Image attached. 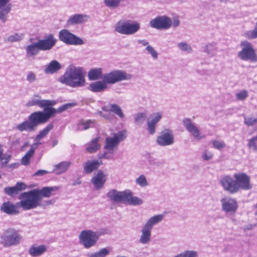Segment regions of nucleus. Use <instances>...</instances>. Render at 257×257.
Wrapping results in <instances>:
<instances>
[{"instance_id": "1", "label": "nucleus", "mask_w": 257, "mask_h": 257, "mask_svg": "<svg viewBox=\"0 0 257 257\" xmlns=\"http://www.w3.org/2000/svg\"><path fill=\"white\" fill-rule=\"evenodd\" d=\"M85 73L83 67L71 64L66 68L63 75L59 78V81L71 87H82L85 84Z\"/></svg>"}, {"instance_id": "2", "label": "nucleus", "mask_w": 257, "mask_h": 257, "mask_svg": "<svg viewBox=\"0 0 257 257\" xmlns=\"http://www.w3.org/2000/svg\"><path fill=\"white\" fill-rule=\"evenodd\" d=\"M106 196L110 201L116 203H122L133 206L141 205L143 203L142 199L133 196V193L128 190L118 191L111 189L107 193Z\"/></svg>"}, {"instance_id": "3", "label": "nucleus", "mask_w": 257, "mask_h": 257, "mask_svg": "<svg viewBox=\"0 0 257 257\" xmlns=\"http://www.w3.org/2000/svg\"><path fill=\"white\" fill-rule=\"evenodd\" d=\"M0 238V244L4 247H9L19 245L23 237L18 230L13 228H8L4 230Z\"/></svg>"}, {"instance_id": "4", "label": "nucleus", "mask_w": 257, "mask_h": 257, "mask_svg": "<svg viewBox=\"0 0 257 257\" xmlns=\"http://www.w3.org/2000/svg\"><path fill=\"white\" fill-rule=\"evenodd\" d=\"M107 233L106 229L102 232L94 231L90 229L83 230L80 232L78 236L79 242L84 248H90L96 245L100 235Z\"/></svg>"}, {"instance_id": "5", "label": "nucleus", "mask_w": 257, "mask_h": 257, "mask_svg": "<svg viewBox=\"0 0 257 257\" xmlns=\"http://www.w3.org/2000/svg\"><path fill=\"white\" fill-rule=\"evenodd\" d=\"M19 205L24 210H31L41 205L40 201L34 190L23 193L19 197Z\"/></svg>"}, {"instance_id": "6", "label": "nucleus", "mask_w": 257, "mask_h": 257, "mask_svg": "<svg viewBox=\"0 0 257 257\" xmlns=\"http://www.w3.org/2000/svg\"><path fill=\"white\" fill-rule=\"evenodd\" d=\"M133 75L122 70H114L103 75L102 78L107 85L131 80Z\"/></svg>"}, {"instance_id": "7", "label": "nucleus", "mask_w": 257, "mask_h": 257, "mask_svg": "<svg viewBox=\"0 0 257 257\" xmlns=\"http://www.w3.org/2000/svg\"><path fill=\"white\" fill-rule=\"evenodd\" d=\"M141 26L138 22L132 23L130 20L119 21L114 26L116 32L125 35H134L138 32Z\"/></svg>"}, {"instance_id": "8", "label": "nucleus", "mask_w": 257, "mask_h": 257, "mask_svg": "<svg viewBox=\"0 0 257 257\" xmlns=\"http://www.w3.org/2000/svg\"><path fill=\"white\" fill-rule=\"evenodd\" d=\"M240 47L241 50L237 54L240 60L253 63L257 62V54L250 43L243 41L240 43Z\"/></svg>"}, {"instance_id": "9", "label": "nucleus", "mask_w": 257, "mask_h": 257, "mask_svg": "<svg viewBox=\"0 0 257 257\" xmlns=\"http://www.w3.org/2000/svg\"><path fill=\"white\" fill-rule=\"evenodd\" d=\"M54 109L49 108L44 111H37L32 113L28 117L34 128L35 130L41 124L45 123L52 117V113Z\"/></svg>"}, {"instance_id": "10", "label": "nucleus", "mask_w": 257, "mask_h": 257, "mask_svg": "<svg viewBox=\"0 0 257 257\" xmlns=\"http://www.w3.org/2000/svg\"><path fill=\"white\" fill-rule=\"evenodd\" d=\"M126 137V132L122 131L114 134L111 137H106L104 149L108 153L113 154L119 143L123 141Z\"/></svg>"}, {"instance_id": "11", "label": "nucleus", "mask_w": 257, "mask_h": 257, "mask_svg": "<svg viewBox=\"0 0 257 257\" xmlns=\"http://www.w3.org/2000/svg\"><path fill=\"white\" fill-rule=\"evenodd\" d=\"M57 102L54 100L43 99L41 97L36 94L33 95L32 98L26 103L27 107H31L37 106L40 108H43L44 110L49 108L50 106H53L56 104Z\"/></svg>"}, {"instance_id": "12", "label": "nucleus", "mask_w": 257, "mask_h": 257, "mask_svg": "<svg viewBox=\"0 0 257 257\" xmlns=\"http://www.w3.org/2000/svg\"><path fill=\"white\" fill-rule=\"evenodd\" d=\"M59 37L62 42L68 45H81L84 44V41L81 38L75 36L66 29L60 31Z\"/></svg>"}, {"instance_id": "13", "label": "nucleus", "mask_w": 257, "mask_h": 257, "mask_svg": "<svg viewBox=\"0 0 257 257\" xmlns=\"http://www.w3.org/2000/svg\"><path fill=\"white\" fill-rule=\"evenodd\" d=\"M233 177L235 180L237 192L240 190H249L252 188L250 177L246 173H235L233 175Z\"/></svg>"}, {"instance_id": "14", "label": "nucleus", "mask_w": 257, "mask_h": 257, "mask_svg": "<svg viewBox=\"0 0 257 257\" xmlns=\"http://www.w3.org/2000/svg\"><path fill=\"white\" fill-rule=\"evenodd\" d=\"M156 143L162 147L173 145L175 143V139L173 131L168 128L162 131L157 137Z\"/></svg>"}, {"instance_id": "15", "label": "nucleus", "mask_w": 257, "mask_h": 257, "mask_svg": "<svg viewBox=\"0 0 257 257\" xmlns=\"http://www.w3.org/2000/svg\"><path fill=\"white\" fill-rule=\"evenodd\" d=\"M150 25L156 29L167 30L172 26V20L166 16H158L150 22Z\"/></svg>"}, {"instance_id": "16", "label": "nucleus", "mask_w": 257, "mask_h": 257, "mask_svg": "<svg viewBox=\"0 0 257 257\" xmlns=\"http://www.w3.org/2000/svg\"><path fill=\"white\" fill-rule=\"evenodd\" d=\"M221 209L226 213L234 214L238 209L236 200L229 197L222 198L220 200Z\"/></svg>"}, {"instance_id": "17", "label": "nucleus", "mask_w": 257, "mask_h": 257, "mask_svg": "<svg viewBox=\"0 0 257 257\" xmlns=\"http://www.w3.org/2000/svg\"><path fill=\"white\" fill-rule=\"evenodd\" d=\"M223 189L230 194L237 193L235 179L229 175L223 176L219 181Z\"/></svg>"}, {"instance_id": "18", "label": "nucleus", "mask_w": 257, "mask_h": 257, "mask_svg": "<svg viewBox=\"0 0 257 257\" xmlns=\"http://www.w3.org/2000/svg\"><path fill=\"white\" fill-rule=\"evenodd\" d=\"M183 123L186 130L192 135L196 140L199 141L203 138L204 137L201 135L199 128L190 118H185L183 120Z\"/></svg>"}, {"instance_id": "19", "label": "nucleus", "mask_w": 257, "mask_h": 257, "mask_svg": "<svg viewBox=\"0 0 257 257\" xmlns=\"http://www.w3.org/2000/svg\"><path fill=\"white\" fill-rule=\"evenodd\" d=\"M57 40L53 35L49 34L43 39H39L37 42L41 51H49L55 45Z\"/></svg>"}, {"instance_id": "20", "label": "nucleus", "mask_w": 257, "mask_h": 257, "mask_svg": "<svg viewBox=\"0 0 257 257\" xmlns=\"http://www.w3.org/2000/svg\"><path fill=\"white\" fill-rule=\"evenodd\" d=\"M107 178V175L99 170L95 173L91 179V182L96 190L101 189L104 186Z\"/></svg>"}, {"instance_id": "21", "label": "nucleus", "mask_w": 257, "mask_h": 257, "mask_svg": "<svg viewBox=\"0 0 257 257\" xmlns=\"http://www.w3.org/2000/svg\"><path fill=\"white\" fill-rule=\"evenodd\" d=\"M10 0H0V20L5 23L8 14L10 13L12 6L10 4Z\"/></svg>"}, {"instance_id": "22", "label": "nucleus", "mask_w": 257, "mask_h": 257, "mask_svg": "<svg viewBox=\"0 0 257 257\" xmlns=\"http://www.w3.org/2000/svg\"><path fill=\"white\" fill-rule=\"evenodd\" d=\"M163 214H157L149 218L143 225V228L152 231L154 226L161 222L164 219Z\"/></svg>"}, {"instance_id": "23", "label": "nucleus", "mask_w": 257, "mask_h": 257, "mask_svg": "<svg viewBox=\"0 0 257 257\" xmlns=\"http://www.w3.org/2000/svg\"><path fill=\"white\" fill-rule=\"evenodd\" d=\"M90 17L87 15L75 14L71 16L67 20V24L68 25H74L78 24H81L87 22Z\"/></svg>"}, {"instance_id": "24", "label": "nucleus", "mask_w": 257, "mask_h": 257, "mask_svg": "<svg viewBox=\"0 0 257 257\" xmlns=\"http://www.w3.org/2000/svg\"><path fill=\"white\" fill-rule=\"evenodd\" d=\"M108 87V86L106 85L102 79V81H96L90 83L88 89L91 92L98 93L103 92L107 89Z\"/></svg>"}, {"instance_id": "25", "label": "nucleus", "mask_w": 257, "mask_h": 257, "mask_svg": "<svg viewBox=\"0 0 257 257\" xmlns=\"http://www.w3.org/2000/svg\"><path fill=\"white\" fill-rule=\"evenodd\" d=\"M102 164L101 160H88L83 164L84 171L86 174H90L97 169Z\"/></svg>"}, {"instance_id": "26", "label": "nucleus", "mask_w": 257, "mask_h": 257, "mask_svg": "<svg viewBox=\"0 0 257 257\" xmlns=\"http://www.w3.org/2000/svg\"><path fill=\"white\" fill-rule=\"evenodd\" d=\"M59 189V187H45L41 189H34L37 194L40 201H41V197H50L51 196L52 192L55 191Z\"/></svg>"}, {"instance_id": "27", "label": "nucleus", "mask_w": 257, "mask_h": 257, "mask_svg": "<svg viewBox=\"0 0 257 257\" xmlns=\"http://www.w3.org/2000/svg\"><path fill=\"white\" fill-rule=\"evenodd\" d=\"M47 249V247L46 245H37L34 244L32 245L29 249V254L33 257H37L40 256L44 253Z\"/></svg>"}, {"instance_id": "28", "label": "nucleus", "mask_w": 257, "mask_h": 257, "mask_svg": "<svg viewBox=\"0 0 257 257\" xmlns=\"http://www.w3.org/2000/svg\"><path fill=\"white\" fill-rule=\"evenodd\" d=\"M102 110L106 112H112L121 118H123L124 116L120 107L115 103L108 104L102 107Z\"/></svg>"}, {"instance_id": "29", "label": "nucleus", "mask_w": 257, "mask_h": 257, "mask_svg": "<svg viewBox=\"0 0 257 257\" xmlns=\"http://www.w3.org/2000/svg\"><path fill=\"white\" fill-rule=\"evenodd\" d=\"M26 188V185L22 182H18L14 187H6L4 189L5 192L9 196H13L17 194L19 192L25 190Z\"/></svg>"}, {"instance_id": "30", "label": "nucleus", "mask_w": 257, "mask_h": 257, "mask_svg": "<svg viewBox=\"0 0 257 257\" xmlns=\"http://www.w3.org/2000/svg\"><path fill=\"white\" fill-rule=\"evenodd\" d=\"M26 55L28 57H34L38 54L41 50L38 42L32 43L25 48Z\"/></svg>"}, {"instance_id": "31", "label": "nucleus", "mask_w": 257, "mask_h": 257, "mask_svg": "<svg viewBox=\"0 0 257 257\" xmlns=\"http://www.w3.org/2000/svg\"><path fill=\"white\" fill-rule=\"evenodd\" d=\"M1 210L8 214H16L18 213L17 207L10 202H6L2 204Z\"/></svg>"}, {"instance_id": "32", "label": "nucleus", "mask_w": 257, "mask_h": 257, "mask_svg": "<svg viewBox=\"0 0 257 257\" xmlns=\"http://www.w3.org/2000/svg\"><path fill=\"white\" fill-rule=\"evenodd\" d=\"M71 164L69 161L60 162L54 166L53 171L58 175L63 174L68 170Z\"/></svg>"}, {"instance_id": "33", "label": "nucleus", "mask_w": 257, "mask_h": 257, "mask_svg": "<svg viewBox=\"0 0 257 257\" xmlns=\"http://www.w3.org/2000/svg\"><path fill=\"white\" fill-rule=\"evenodd\" d=\"M61 65L57 60L51 61L44 70L46 74H53L61 69Z\"/></svg>"}, {"instance_id": "34", "label": "nucleus", "mask_w": 257, "mask_h": 257, "mask_svg": "<svg viewBox=\"0 0 257 257\" xmlns=\"http://www.w3.org/2000/svg\"><path fill=\"white\" fill-rule=\"evenodd\" d=\"M15 129L20 132H32L35 131L29 119L17 124L15 126Z\"/></svg>"}, {"instance_id": "35", "label": "nucleus", "mask_w": 257, "mask_h": 257, "mask_svg": "<svg viewBox=\"0 0 257 257\" xmlns=\"http://www.w3.org/2000/svg\"><path fill=\"white\" fill-rule=\"evenodd\" d=\"M53 126V124L50 123L44 127L43 130L40 131L39 133L36 136L35 140V141L37 142L36 143V146L39 145L41 144L40 142H38V141L46 137L50 131L52 130Z\"/></svg>"}, {"instance_id": "36", "label": "nucleus", "mask_w": 257, "mask_h": 257, "mask_svg": "<svg viewBox=\"0 0 257 257\" xmlns=\"http://www.w3.org/2000/svg\"><path fill=\"white\" fill-rule=\"evenodd\" d=\"M218 50V48L217 44L215 42H211L208 43L204 46L203 52L213 57L216 55Z\"/></svg>"}, {"instance_id": "37", "label": "nucleus", "mask_w": 257, "mask_h": 257, "mask_svg": "<svg viewBox=\"0 0 257 257\" xmlns=\"http://www.w3.org/2000/svg\"><path fill=\"white\" fill-rule=\"evenodd\" d=\"M151 232L148 230L142 227L141 234L139 238V242L142 244H148L151 239Z\"/></svg>"}, {"instance_id": "38", "label": "nucleus", "mask_w": 257, "mask_h": 257, "mask_svg": "<svg viewBox=\"0 0 257 257\" xmlns=\"http://www.w3.org/2000/svg\"><path fill=\"white\" fill-rule=\"evenodd\" d=\"M102 75L101 68H95L90 69L88 72V77L89 80H97Z\"/></svg>"}, {"instance_id": "39", "label": "nucleus", "mask_w": 257, "mask_h": 257, "mask_svg": "<svg viewBox=\"0 0 257 257\" xmlns=\"http://www.w3.org/2000/svg\"><path fill=\"white\" fill-rule=\"evenodd\" d=\"M99 137H97L93 139L89 143L87 144L86 150L89 153H93L96 152L100 148V145L98 143Z\"/></svg>"}, {"instance_id": "40", "label": "nucleus", "mask_w": 257, "mask_h": 257, "mask_svg": "<svg viewBox=\"0 0 257 257\" xmlns=\"http://www.w3.org/2000/svg\"><path fill=\"white\" fill-rule=\"evenodd\" d=\"M76 104L75 103H68L62 105L57 109H56L52 106H50L49 108V110L51 109H54L53 112L52 113V116H54L56 113H61L70 108H71L75 106Z\"/></svg>"}, {"instance_id": "41", "label": "nucleus", "mask_w": 257, "mask_h": 257, "mask_svg": "<svg viewBox=\"0 0 257 257\" xmlns=\"http://www.w3.org/2000/svg\"><path fill=\"white\" fill-rule=\"evenodd\" d=\"M36 147H32L30 150L26 153L25 156L21 160V163L25 166L29 164L30 159L33 157L34 154Z\"/></svg>"}, {"instance_id": "42", "label": "nucleus", "mask_w": 257, "mask_h": 257, "mask_svg": "<svg viewBox=\"0 0 257 257\" xmlns=\"http://www.w3.org/2000/svg\"><path fill=\"white\" fill-rule=\"evenodd\" d=\"M125 0H104L105 6L109 9H115L119 7L121 3Z\"/></svg>"}, {"instance_id": "43", "label": "nucleus", "mask_w": 257, "mask_h": 257, "mask_svg": "<svg viewBox=\"0 0 257 257\" xmlns=\"http://www.w3.org/2000/svg\"><path fill=\"white\" fill-rule=\"evenodd\" d=\"M243 36L249 40L257 38V22L255 23L253 29L245 31L243 34Z\"/></svg>"}, {"instance_id": "44", "label": "nucleus", "mask_w": 257, "mask_h": 257, "mask_svg": "<svg viewBox=\"0 0 257 257\" xmlns=\"http://www.w3.org/2000/svg\"><path fill=\"white\" fill-rule=\"evenodd\" d=\"M95 126V121L94 120L88 119L86 121H81L79 125V129L80 130H86L90 127Z\"/></svg>"}, {"instance_id": "45", "label": "nucleus", "mask_w": 257, "mask_h": 257, "mask_svg": "<svg viewBox=\"0 0 257 257\" xmlns=\"http://www.w3.org/2000/svg\"><path fill=\"white\" fill-rule=\"evenodd\" d=\"M3 146L0 144V162L3 166H6L11 159V156L10 155H3Z\"/></svg>"}, {"instance_id": "46", "label": "nucleus", "mask_w": 257, "mask_h": 257, "mask_svg": "<svg viewBox=\"0 0 257 257\" xmlns=\"http://www.w3.org/2000/svg\"><path fill=\"white\" fill-rule=\"evenodd\" d=\"M24 38V35L22 33H15L9 36L5 41L8 42H15L21 41Z\"/></svg>"}, {"instance_id": "47", "label": "nucleus", "mask_w": 257, "mask_h": 257, "mask_svg": "<svg viewBox=\"0 0 257 257\" xmlns=\"http://www.w3.org/2000/svg\"><path fill=\"white\" fill-rule=\"evenodd\" d=\"M147 118V114L145 112H139L137 113L135 116V122L138 125L142 124Z\"/></svg>"}, {"instance_id": "48", "label": "nucleus", "mask_w": 257, "mask_h": 257, "mask_svg": "<svg viewBox=\"0 0 257 257\" xmlns=\"http://www.w3.org/2000/svg\"><path fill=\"white\" fill-rule=\"evenodd\" d=\"M177 47L180 50L187 53H191L192 51V48L190 45L185 42L178 43L177 44Z\"/></svg>"}, {"instance_id": "49", "label": "nucleus", "mask_w": 257, "mask_h": 257, "mask_svg": "<svg viewBox=\"0 0 257 257\" xmlns=\"http://www.w3.org/2000/svg\"><path fill=\"white\" fill-rule=\"evenodd\" d=\"M162 116V114L161 112H157L154 113L151 115L150 119H148L147 121L157 125L158 122L161 120Z\"/></svg>"}, {"instance_id": "50", "label": "nucleus", "mask_w": 257, "mask_h": 257, "mask_svg": "<svg viewBox=\"0 0 257 257\" xmlns=\"http://www.w3.org/2000/svg\"><path fill=\"white\" fill-rule=\"evenodd\" d=\"M135 182L141 187H145L149 185L147 178L144 175H141L137 177Z\"/></svg>"}, {"instance_id": "51", "label": "nucleus", "mask_w": 257, "mask_h": 257, "mask_svg": "<svg viewBox=\"0 0 257 257\" xmlns=\"http://www.w3.org/2000/svg\"><path fill=\"white\" fill-rule=\"evenodd\" d=\"M174 257H198V252L195 250H186Z\"/></svg>"}, {"instance_id": "52", "label": "nucleus", "mask_w": 257, "mask_h": 257, "mask_svg": "<svg viewBox=\"0 0 257 257\" xmlns=\"http://www.w3.org/2000/svg\"><path fill=\"white\" fill-rule=\"evenodd\" d=\"M248 147L253 151L257 152V135L248 141Z\"/></svg>"}, {"instance_id": "53", "label": "nucleus", "mask_w": 257, "mask_h": 257, "mask_svg": "<svg viewBox=\"0 0 257 257\" xmlns=\"http://www.w3.org/2000/svg\"><path fill=\"white\" fill-rule=\"evenodd\" d=\"M248 96V92L246 90H241L235 95V97L237 100H244Z\"/></svg>"}, {"instance_id": "54", "label": "nucleus", "mask_w": 257, "mask_h": 257, "mask_svg": "<svg viewBox=\"0 0 257 257\" xmlns=\"http://www.w3.org/2000/svg\"><path fill=\"white\" fill-rule=\"evenodd\" d=\"M244 123L247 126H253L257 123V117L253 118L252 116H245L244 117Z\"/></svg>"}, {"instance_id": "55", "label": "nucleus", "mask_w": 257, "mask_h": 257, "mask_svg": "<svg viewBox=\"0 0 257 257\" xmlns=\"http://www.w3.org/2000/svg\"><path fill=\"white\" fill-rule=\"evenodd\" d=\"M146 50L152 56L154 59H157L158 58V53L155 49L150 45L146 47Z\"/></svg>"}, {"instance_id": "56", "label": "nucleus", "mask_w": 257, "mask_h": 257, "mask_svg": "<svg viewBox=\"0 0 257 257\" xmlns=\"http://www.w3.org/2000/svg\"><path fill=\"white\" fill-rule=\"evenodd\" d=\"M111 251V249L110 248H102L99 249L97 252L98 256V257H106L108 255Z\"/></svg>"}, {"instance_id": "57", "label": "nucleus", "mask_w": 257, "mask_h": 257, "mask_svg": "<svg viewBox=\"0 0 257 257\" xmlns=\"http://www.w3.org/2000/svg\"><path fill=\"white\" fill-rule=\"evenodd\" d=\"M26 80L30 83H33L37 80V76L34 72L30 71L27 74Z\"/></svg>"}, {"instance_id": "58", "label": "nucleus", "mask_w": 257, "mask_h": 257, "mask_svg": "<svg viewBox=\"0 0 257 257\" xmlns=\"http://www.w3.org/2000/svg\"><path fill=\"white\" fill-rule=\"evenodd\" d=\"M211 143L213 147L218 150H220L225 147V144L223 141L213 140L211 142Z\"/></svg>"}, {"instance_id": "59", "label": "nucleus", "mask_w": 257, "mask_h": 257, "mask_svg": "<svg viewBox=\"0 0 257 257\" xmlns=\"http://www.w3.org/2000/svg\"><path fill=\"white\" fill-rule=\"evenodd\" d=\"M202 157L204 160L208 161L212 158L213 154L208 150H205L202 153Z\"/></svg>"}, {"instance_id": "60", "label": "nucleus", "mask_w": 257, "mask_h": 257, "mask_svg": "<svg viewBox=\"0 0 257 257\" xmlns=\"http://www.w3.org/2000/svg\"><path fill=\"white\" fill-rule=\"evenodd\" d=\"M156 124H153L149 121H147V129L149 132V133L152 135H153L156 133Z\"/></svg>"}, {"instance_id": "61", "label": "nucleus", "mask_w": 257, "mask_h": 257, "mask_svg": "<svg viewBox=\"0 0 257 257\" xmlns=\"http://www.w3.org/2000/svg\"><path fill=\"white\" fill-rule=\"evenodd\" d=\"M112 154L108 152H104L103 154L99 155L98 158L101 160L102 159H111L112 158Z\"/></svg>"}, {"instance_id": "62", "label": "nucleus", "mask_w": 257, "mask_h": 257, "mask_svg": "<svg viewBox=\"0 0 257 257\" xmlns=\"http://www.w3.org/2000/svg\"><path fill=\"white\" fill-rule=\"evenodd\" d=\"M256 226V224H248L244 227L243 230L245 231L250 230L253 229Z\"/></svg>"}, {"instance_id": "63", "label": "nucleus", "mask_w": 257, "mask_h": 257, "mask_svg": "<svg viewBox=\"0 0 257 257\" xmlns=\"http://www.w3.org/2000/svg\"><path fill=\"white\" fill-rule=\"evenodd\" d=\"M48 172L47 171L45 170H39L37 171L35 174L34 176H43L45 174H47Z\"/></svg>"}, {"instance_id": "64", "label": "nucleus", "mask_w": 257, "mask_h": 257, "mask_svg": "<svg viewBox=\"0 0 257 257\" xmlns=\"http://www.w3.org/2000/svg\"><path fill=\"white\" fill-rule=\"evenodd\" d=\"M137 42L139 44H141L143 46H146V47L150 45L149 42L145 39H139Z\"/></svg>"}]
</instances>
